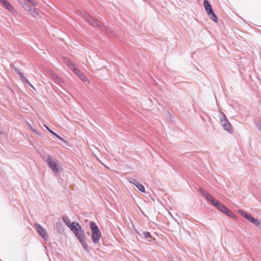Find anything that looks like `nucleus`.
Here are the masks:
<instances>
[{"label":"nucleus","mask_w":261,"mask_h":261,"mask_svg":"<svg viewBox=\"0 0 261 261\" xmlns=\"http://www.w3.org/2000/svg\"><path fill=\"white\" fill-rule=\"evenodd\" d=\"M220 123L225 130L230 134L233 133V129L230 123L226 119L225 115L223 113L221 114Z\"/></svg>","instance_id":"5"},{"label":"nucleus","mask_w":261,"mask_h":261,"mask_svg":"<svg viewBox=\"0 0 261 261\" xmlns=\"http://www.w3.org/2000/svg\"><path fill=\"white\" fill-rule=\"evenodd\" d=\"M79 241L81 242V244L82 245L83 247L85 248V249L87 250V248H88V245H87V242L85 240V238L83 239L82 240H81Z\"/></svg>","instance_id":"22"},{"label":"nucleus","mask_w":261,"mask_h":261,"mask_svg":"<svg viewBox=\"0 0 261 261\" xmlns=\"http://www.w3.org/2000/svg\"><path fill=\"white\" fill-rule=\"evenodd\" d=\"M203 6L204 7V9L205 11L209 8H211V6L209 3V2L207 0H204L203 2Z\"/></svg>","instance_id":"21"},{"label":"nucleus","mask_w":261,"mask_h":261,"mask_svg":"<svg viewBox=\"0 0 261 261\" xmlns=\"http://www.w3.org/2000/svg\"><path fill=\"white\" fill-rule=\"evenodd\" d=\"M128 181H129L130 184H133V185H134L135 186H137V185L138 184H139V182H138V181H137L136 180H135V179H133V178H129V179H128Z\"/></svg>","instance_id":"23"},{"label":"nucleus","mask_w":261,"mask_h":261,"mask_svg":"<svg viewBox=\"0 0 261 261\" xmlns=\"http://www.w3.org/2000/svg\"><path fill=\"white\" fill-rule=\"evenodd\" d=\"M138 189V190L141 191V192H143V193H145V187H144V186L143 185H142L141 184L139 183L137 185V186H136Z\"/></svg>","instance_id":"19"},{"label":"nucleus","mask_w":261,"mask_h":261,"mask_svg":"<svg viewBox=\"0 0 261 261\" xmlns=\"http://www.w3.org/2000/svg\"><path fill=\"white\" fill-rule=\"evenodd\" d=\"M90 227L92 231L91 238L92 241L94 244H96L99 242L101 237L100 231L96 224L92 221L90 222Z\"/></svg>","instance_id":"2"},{"label":"nucleus","mask_w":261,"mask_h":261,"mask_svg":"<svg viewBox=\"0 0 261 261\" xmlns=\"http://www.w3.org/2000/svg\"><path fill=\"white\" fill-rule=\"evenodd\" d=\"M238 212L241 216L261 229V221L260 220L255 219L251 215L247 214L243 210H239Z\"/></svg>","instance_id":"4"},{"label":"nucleus","mask_w":261,"mask_h":261,"mask_svg":"<svg viewBox=\"0 0 261 261\" xmlns=\"http://www.w3.org/2000/svg\"><path fill=\"white\" fill-rule=\"evenodd\" d=\"M73 233L79 241L82 240L85 238V231L84 230L82 229V226L80 227V229L79 228L78 230L75 231Z\"/></svg>","instance_id":"8"},{"label":"nucleus","mask_w":261,"mask_h":261,"mask_svg":"<svg viewBox=\"0 0 261 261\" xmlns=\"http://www.w3.org/2000/svg\"><path fill=\"white\" fill-rule=\"evenodd\" d=\"M221 212H222L223 213H224L226 216H227L229 217L236 218L234 215L229 210H228L225 206L224 207V208L222 209V210Z\"/></svg>","instance_id":"15"},{"label":"nucleus","mask_w":261,"mask_h":261,"mask_svg":"<svg viewBox=\"0 0 261 261\" xmlns=\"http://www.w3.org/2000/svg\"><path fill=\"white\" fill-rule=\"evenodd\" d=\"M14 70L19 74V75L22 78L24 75L22 72L20 71V70L17 68L16 67H13Z\"/></svg>","instance_id":"26"},{"label":"nucleus","mask_w":261,"mask_h":261,"mask_svg":"<svg viewBox=\"0 0 261 261\" xmlns=\"http://www.w3.org/2000/svg\"><path fill=\"white\" fill-rule=\"evenodd\" d=\"M30 13V14L33 17H36L39 16V13L36 9H32L31 11H29Z\"/></svg>","instance_id":"18"},{"label":"nucleus","mask_w":261,"mask_h":261,"mask_svg":"<svg viewBox=\"0 0 261 261\" xmlns=\"http://www.w3.org/2000/svg\"><path fill=\"white\" fill-rule=\"evenodd\" d=\"M143 236L146 238H148L150 237V234L148 232H144Z\"/></svg>","instance_id":"27"},{"label":"nucleus","mask_w":261,"mask_h":261,"mask_svg":"<svg viewBox=\"0 0 261 261\" xmlns=\"http://www.w3.org/2000/svg\"><path fill=\"white\" fill-rule=\"evenodd\" d=\"M210 203H212V204L215 207H216L218 210H219L220 211H221L222 209L224 208L225 205L223 204L222 203L220 202L219 201H218L217 199L214 198Z\"/></svg>","instance_id":"10"},{"label":"nucleus","mask_w":261,"mask_h":261,"mask_svg":"<svg viewBox=\"0 0 261 261\" xmlns=\"http://www.w3.org/2000/svg\"><path fill=\"white\" fill-rule=\"evenodd\" d=\"M254 123L256 128L261 133V120L256 121Z\"/></svg>","instance_id":"20"},{"label":"nucleus","mask_w":261,"mask_h":261,"mask_svg":"<svg viewBox=\"0 0 261 261\" xmlns=\"http://www.w3.org/2000/svg\"><path fill=\"white\" fill-rule=\"evenodd\" d=\"M63 60L65 63H66L68 67L70 68V69L73 70L74 73L77 75L82 81L83 82H86L87 81L86 76L82 74L80 71L77 68H76L74 64L69 59L67 58H64Z\"/></svg>","instance_id":"3"},{"label":"nucleus","mask_w":261,"mask_h":261,"mask_svg":"<svg viewBox=\"0 0 261 261\" xmlns=\"http://www.w3.org/2000/svg\"><path fill=\"white\" fill-rule=\"evenodd\" d=\"M3 133L4 130L0 128V134H3Z\"/></svg>","instance_id":"31"},{"label":"nucleus","mask_w":261,"mask_h":261,"mask_svg":"<svg viewBox=\"0 0 261 261\" xmlns=\"http://www.w3.org/2000/svg\"><path fill=\"white\" fill-rule=\"evenodd\" d=\"M55 136L56 137H57L58 139H59L60 140L63 141L64 142L66 143V141L65 140H64L63 138H62V137H61L60 136H59L58 134H56Z\"/></svg>","instance_id":"29"},{"label":"nucleus","mask_w":261,"mask_h":261,"mask_svg":"<svg viewBox=\"0 0 261 261\" xmlns=\"http://www.w3.org/2000/svg\"><path fill=\"white\" fill-rule=\"evenodd\" d=\"M44 126H45V128H46V129H47V130H48L50 133H51V134H52L53 135H54V136L55 135V134H56V133H55V132H54L53 131H52V130L50 129L49 128V127H48L47 125H44Z\"/></svg>","instance_id":"28"},{"label":"nucleus","mask_w":261,"mask_h":261,"mask_svg":"<svg viewBox=\"0 0 261 261\" xmlns=\"http://www.w3.org/2000/svg\"><path fill=\"white\" fill-rule=\"evenodd\" d=\"M63 221L68 227L69 226H70L71 224H72V222H71L70 220L67 217H64L63 218Z\"/></svg>","instance_id":"16"},{"label":"nucleus","mask_w":261,"mask_h":261,"mask_svg":"<svg viewBox=\"0 0 261 261\" xmlns=\"http://www.w3.org/2000/svg\"><path fill=\"white\" fill-rule=\"evenodd\" d=\"M53 77L55 78V79L57 81V82L59 84H60L62 82V80L60 77H58L57 75H56L55 74H53Z\"/></svg>","instance_id":"25"},{"label":"nucleus","mask_w":261,"mask_h":261,"mask_svg":"<svg viewBox=\"0 0 261 261\" xmlns=\"http://www.w3.org/2000/svg\"><path fill=\"white\" fill-rule=\"evenodd\" d=\"M208 15L210 16V18L213 20L214 22H218V18L215 13H214L212 8H209L208 9L206 10Z\"/></svg>","instance_id":"11"},{"label":"nucleus","mask_w":261,"mask_h":261,"mask_svg":"<svg viewBox=\"0 0 261 261\" xmlns=\"http://www.w3.org/2000/svg\"><path fill=\"white\" fill-rule=\"evenodd\" d=\"M210 203H212V204L215 207H216L218 210H219L220 211H221L222 209L224 208L225 205L223 204L222 203L220 202L219 201H218L217 199L214 198Z\"/></svg>","instance_id":"9"},{"label":"nucleus","mask_w":261,"mask_h":261,"mask_svg":"<svg viewBox=\"0 0 261 261\" xmlns=\"http://www.w3.org/2000/svg\"><path fill=\"white\" fill-rule=\"evenodd\" d=\"M81 226L77 222H73L72 224H71L70 226H69V228L70 230L74 232L76 230H78V229H80V227Z\"/></svg>","instance_id":"14"},{"label":"nucleus","mask_w":261,"mask_h":261,"mask_svg":"<svg viewBox=\"0 0 261 261\" xmlns=\"http://www.w3.org/2000/svg\"><path fill=\"white\" fill-rule=\"evenodd\" d=\"M35 228L38 233L45 240L47 239V235L45 230L39 224H36Z\"/></svg>","instance_id":"7"},{"label":"nucleus","mask_w":261,"mask_h":261,"mask_svg":"<svg viewBox=\"0 0 261 261\" xmlns=\"http://www.w3.org/2000/svg\"><path fill=\"white\" fill-rule=\"evenodd\" d=\"M82 14L85 20L89 22L90 24L93 26H96L99 28L101 30H103L104 25L102 24L98 20L94 19L93 17L90 16L88 14L85 12H82Z\"/></svg>","instance_id":"6"},{"label":"nucleus","mask_w":261,"mask_h":261,"mask_svg":"<svg viewBox=\"0 0 261 261\" xmlns=\"http://www.w3.org/2000/svg\"><path fill=\"white\" fill-rule=\"evenodd\" d=\"M22 6L25 10L28 12L32 9V7L26 3H22Z\"/></svg>","instance_id":"17"},{"label":"nucleus","mask_w":261,"mask_h":261,"mask_svg":"<svg viewBox=\"0 0 261 261\" xmlns=\"http://www.w3.org/2000/svg\"><path fill=\"white\" fill-rule=\"evenodd\" d=\"M0 2L8 11L12 13L15 12L14 8L7 1V0H1Z\"/></svg>","instance_id":"12"},{"label":"nucleus","mask_w":261,"mask_h":261,"mask_svg":"<svg viewBox=\"0 0 261 261\" xmlns=\"http://www.w3.org/2000/svg\"><path fill=\"white\" fill-rule=\"evenodd\" d=\"M199 191L210 202L214 198L212 195L209 194L205 190L202 188L199 189Z\"/></svg>","instance_id":"13"},{"label":"nucleus","mask_w":261,"mask_h":261,"mask_svg":"<svg viewBox=\"0 0 261 261\" xmlns=\"http://www.w3.org/2000/svg\"><path fill=\"white\" fill-rule=\"evenodd\" d=\"M47 165L54 173H57L62 171V168L58 161L51 155H47L45 160Z\"/></svg>","instance_id":"1"},{"label":"nucleus","mask_w":261,"mask_h":261,"mask_svg":"<svg viewBox=\"0 0 261 261\" xmlns=\"http://www.w3.org/2000/svg\"><path fill=\"white\" fill-rule=\"evenodd\" d=\"M21 80L22 82L27 83V84L29 85L31 87L33 88V85L30 83V82L24 76H23L21 78Z\"/></svg>","instance_id":"24"},{"label":"nucleus","mask_w":261,"mask_h":261,"mask_svg":"<svg viewBox=\"0 0 261 261\" xmlns=\"http://www.w3.org/2000/svg\"><path fill=\"white\" fill-rule=\"evenodd\" d=\"M28 125L32 131L34 132L35 133H37L36 131L33 128L32 126L30 124L28 123Z\"/></svg>","instance_id":"30"}]
</instances>
